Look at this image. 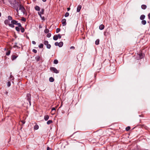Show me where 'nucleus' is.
<instances>
[{"label": "nucleus", "mask_w": 150, "mask_h": 150, "mask_svg": "<svg viewBox=\"0 0 150 150\" xmlns=\"http://www.w3.org/2000/svg\"><path fill=\"white\" fill-rule=\"evenodd\" d=\"M8 25L9 26L12 27V28H13L14 27V25H13V24L12 23H9L8 24Z\"/></svg>", "instance_id": "nucleus-21"}, {"label": "nucleus", "mask_w": 150, "mask_h": 150, "mask_svg": "<svg viewBox=\"0 0 150 150\" xmlns=\"http://www.w3.org/2000/svg\"><path fill=\"white\" fill-rule=\"evenodd\" d=\"M58 38H59V39L61 38V35L60 34H58L57 35Z\"/></svg>", "instance_id": "nucleus-39"}, {"label": "nucleus", "mask_w": 150, "mask_h": 150, "mask_svg": "<svg viewBox=\"0 0 150 150\" xmlns=\"http://www.w3.org/2000/svg\"><path fill=\"white\" fill-rule=\"evenodd\" d=\"M42 20H45V18H44V17H42Z\"/></svg>", "instance_id": "nucleus-50"}, {"label": "nucleus", "mask_w": 150, "mask_h": 150, "mask_svg": "<svg viewBox=\"0 0 150 150\" xmlns=\"http://www.w3.org/2000/svg\"><path fill=\"white\" fill-rule=\"evenodd\" d=\"M49 118V116L48 115H46L44 116V119L45 120H47Z\"/></svg>", "instance_id": "nucleus-11"}, {"label": "nucleus", "mask_w": 150, "mask_h": 150, "mask_svg": "<svg viewBox=\"0 0 150 150\" xmlns=\"http://www.w3.org/2000/svg\"><path fill=\"white\" fill-rule=\"evenodd\" d=\"M50 69L51 71H53L55 73L57 74L59 72V71L54 67H51L50 68Z\"/></svg>", "instance_id": "nucleus-2"}, {"label": "nucleus", "mask_w": 150, "mask_h": 150, "mask_svg": "<svg viewBox=\"0 0 150 150\" xmlns=\"http://www.w3.org/2000/svg\"><path fill=\"white\" fill-rule=\"evenodd\" d=\"M17 25L18 26V27H20V28H21V27H22L21 26V24L20 23H17Z\"/></svg>", "instance_id": "nucleus-33"}, {"label": "nucleus", "mask_w": 150, "mask_h": 150, "mask_svg": "<svg viewBox=\"0 0 150 150\" xmlns=\"http://www.w3.org/2000/svg\"><path fill=\"white\" fill-rule=\"evenodd\" d=\"M32 43L34 45H35L36 44V42L35 41H32Z\"/></svg>", "instance_id": "nucleus-41"}, {"label": "nucleus", "mask_w": 150, "mask_h": 150, "mask_svg": "<svg viewBox=\"0 0 150 150\" xmlns=\"http://www.w3.org/2000/svg\"><path fill=\"white\" fill-rule=\"evenodd\" d=\"M50 148L49 147H47V150H50Z\"/></svg>", "instance_id": "nucleus-45"}, {"label": "nucleus", "mask_w": 150, "mask_h": 150, "mask_svg": "<svg viewBox=\"0 0 150 150\" xmlns=\"http://www.w3.org/2000/svg\"><path fill=\"white\" fill-rule=\"evenodd\" d=\"M69 14L67 12L65 14L64 16L65 17H67L68 16H69Z\"/></svg>", "instance_id": "nucleus-29"}, {"label": "nucleus", "mask_w": 150, "mask_h": 150, "mask_svg": "<svg viewBox=\"0 0 150 150\" xmlns=\"http://www.w3.org/2000/svg\"><path fill=\"white\" fill-rule=\"evenodd\" d=\"M51 36L50 33H48L47 35V36L48 38H50Z\"/></svg>", "instance_id": "nucleus-34"}, {"label": "nucleus", "mask_w": 150, "mask_h": 150, "mask_svg": "<svg viewBox=\"0 0 150 150\" xmlns=\"http://www.w3.org/2000/svg\"><path fill=\"white\" fill-rule=\"evenodd\" d=\"M130 127L129 126H128L126 128V130L127 131H128V130H129L130 129Z\"/></svg>", "instance_id": "nucleus-28"}, {"label": "nucleus", "mask_w": 150, "mask_h": 150, "mask_svg": "<svg viewBox=\"0 0 150 150\" xmlns=\"http://www.w3.org/2000/svg\"><path fill=\"white\" fill-rule=\"evenodd\" d=\"M42 1L43 2H45L46 1V0H42Z\"/></svg>", "instance_id": "nucleus-49"}, {"label": "nucleus", "mask_w": 150, "mask_h": 150, "mask_svg": "<svg viewBox=\"0 0 150 150\" xmlns=\"http://www.w3.org/2000/svg\"><path fill=\"white\" fill-rule=\"evenodd\" d=\"M14 8L16 11L17 14H18V10H21L23 14L25 13V9L20 3L18 2L17 3L16 2Z\"/></svg>", "instance_id": "nucleus-1"}, {"label": "nucleus", "mask_w": 150, "mask_h": 150, "mask_svg": "<svg viewBox=\"0 0 150 150\" xmlns=\"http://www.w3.org/2000/svg\"><path fill=\"white\" fill-rule=\"evenodd\" d=\"M53 39L55 40H57L58 39V37L57 35H54L53 36Z\"/></svg>", "instance_id": "nucleus-10"}, {"label": "nucleus", "mask_w": 150, "mask_h": 150, "mask_svg": "<svg viewBox=\"0 0 150 150\" xmlns=\"http://www.w3.org/2000/svg\"><path fill=\"white\" fill-rule=\"evenodd\" d=\"M148 16L150 20V13L148 15Z\"/></svg>", "instance_id": "nucleus-43"}, {"label": "nucleus", "mask_w": 150, "mask_h": 150, "mask_svg": "<svg viewBox=\"0 0 150 150\" xmlns=\"http://www.w3.org/2000/svg\"><path fill=\"white\" fill-rule=\"evenodd\" d=\"M33 0V1H35L36 0Z\"/></svg>", "instance_id": "nucleus-54"}, {"label": "nucleus", "mask_w": 150, "mask_h": 150, "mask_svg": "<svg viewBox=\"0 0 150 150\" xmlns=\"http://www.w3.org/2000/svg\"><path fill=\"white\" fill-rule=\"evenodd\" d=\"M58 61L57 59H55L54 61V63L55 64H57L58 63Z\"/></svg>", "instance_id": "nucleus-23"}, {"label": "nucleus", "mask_w": 150, "mask_h": 150, "mask_svg": "<svg viewBox=\"0 0 150 150\" xmlns=\"http://www.w3.org/2000/svg\"><path fill=\"white\" fill-rule=\"evenodd\" d=\"M49 30L47 29H45L44 30L45 32L46 33H48L49 32Z\"/></svg>", "instance_id": "nucleus-25"}, {"label": "nucleus", "mask_w": 150, "mask_h": 150, "mask_svg": "<svg viewBox=\"0 0 150 150\" xmlns=\"http://www.w3.org/2000/svg\"><path fill=\"white\" fill-rule=\"evenodd\" d=\"M25 19L24 18H23L22 19V20L25 21Z\"/></svg>", "instance_id": "nucleus-40"}, {"label": "nucleus", "mask_w": 150, "mask_h": 150, "mask_svg": "<svg viewBox=\"0 0 150 150\" xmlns=\"http://www.w3.org/2000/svg\"><path fill=\"white\" fill-rule=\"evenodd\" d=\"M10 53V51H8L6 53V55H9Z\"/></svg>", "instance_id": "nucleus-32"}, {"label": "nucleus", "mask_w": 150, "mask_h": 150, "mask_svg": "<svg viewBox=\"0 0 150 150\" xmlns=\"http://www.w3.org/2000/svg\"><path fill=\"white\" fill-rule=\"evenodd\" d=\"M139 56L141 58H142L143 57V55L142 53H141L140 54H139Z\"/></svg>", "instance_id": "nucleus-37"}, {"label": "nucleus", "mask_w": 150, "mask_h": 150, "mask_svg": "<svg viewBox=\"0 0 150 150\" xmlns=\"http://www.w3.org/2000/svg\"><path fill=\"white\" fill-rule=\"evenodd\" d=\"M55 110V108H53L52 109V110Z\"/></svg>", "instance_id": "nucleus-46"}, {"label": "nucleus", "mask_w": 150, "mask_h": 150, "mask_svg": "<svg viewBox=\"0 0 150 150\" xmlns=\"http://www.w3.org/2000/svg\"><path fill=\"white\" fill-rule=\"evenodd\" d=\"M70 10V8H67V10L68 11H69Z\"/></svg>", "instance_id": "nucleus-48"}, {"label": "nucleus", "mask_w": 150, "mask_h": 150, "mask_svg": "<svg viewBox=\"0 0 150 150\" xmlns=\"http://www.w3.org/2000/svg\"><path fill=\"white\" fill-rule=\"evenodd\" d=\"M104 26L103 25L101 24L99 26V28L100 30H102L104 28Z\"/></svg>", "instance_id": "nucleus-8"}, {"label": "nucleus", "mask_w": 150, "mask_h": 150, "mask_svg": "<svg viewBox=\"0 0 150 150\" xmlns=\"http://www.w3.org/2000/svg\"><path fill=\"white\" fill-rule=\"evenodd\" d=\"M142 23L143 25H145L146 23V21L145 20H142Z\"/></svg>", "instance_id": "nucleus-20"}, {"label": "nucleus", "mask_w": 150, "mask_h": 150, "mask_svg": "<svg viewBox=\"0 0 150 150\" xmlns=\"http://www.w3.org/2000/svg\"><path fill=\"white\" fill-rule=\"evenodd\" d=\"M21 122L23 124H24L25 123V122L24 121H22Z\"/></svg>", "instance_id": "nucleus-44"}, {"label": "nucleus", "mask_w": 150, "mask_h": 150, "mask_svg": "<svg viewBox=\"0 0 150 150\" xmlns=\"http://www.w3.org/2000/svg\"><path fill=\"white\" fill-rule=\"evenodd\" d=\"M16 29L17 31H19L20 29V28L19 27H16Z\"/></svg>", "instance_id": "nucleus-26"}, {"label": "nucleus", "mask_w": 150, "mask_h": 150, "mask_svg": "<svg viewBox=\"0 0 150 150\" xmlns=\"http://www.w3.org/2000/svg\"><path fill=\"white\" fill-rule=\"evenodd\" d=\"M4 23L6 24H7L9 23V21L8 20H6L5 21Z\"/></svg>", "instance_id": "nucleus-27"}, {"label": "nucleus", "mask_w": 150, "mask_h": 150, "mask_svg": "<svg viewBox=\"0 0 150 150\" xmlns=\"http://www.w3.org/2000/svg\"><path fill=\"white\" fill-rule=\"evenodd\" d=\"M35 9L37 11H39L40 10V7L38 6H36L35 7Z\"/></svg>", "instance_id": "nucleus-9"}, {"label": "nucleus", "mask_w": 150, "mask_h": 150, "mask_svg": "<svg viewBox=\"0 0 150 150\" xmlns=\"http://www.w3.org/2000/svg\"><path fill=\"white\" fill-rule=\"evenodd\" d=\"M1 16V13L0 12V17Z\"/></svg>", "instance_id": "nucleus-51"}, {"label": "nucleus", "mask_w": 150, "mask_h": 150, "mask_svg": "<svg viewBox=\"0 0 150 150\" xmlns=\"http://www.w3.org/2000/svg\"><path fill=\"white\" fill-rule=\"evenodd\" d=\"M43 47V45L42 44H40L39 45V47L40 48H42Z\"/></svg>", "instance_id": "nucleus-24"}, {"label": "nucleus", "mask_w": 150, "mask_h": 150, "mask_svg": "<svg viewBox=\"0 0 150 150\" xmlns=\"http://www.w3.org/2000/svg\"><path fill=\"white\" fill-rule=\"evenodd\" d=\"M50 81L52 82L54 81V79L52 77H50L49 79Z\"/></svg>", "instance_id": "nucleus-18"}, {"label": "nucleus", "mask_w": 150, "mask_h": 150, "mask_svg": "<svg viewBox=\"0 0 150 150\" xmlns=\"http://www.w3.org/2000/svg\"><path fill=\"white\" fill-rule=\"evenodd\" d=\"M44 44L47 46V48L50 49L51 47V45L48 44V42L47 41H45L44 42Z\"/></svg>", "instance_id": "nucleus-3"}, {"label": "nucleus", "mask_w": 150, "mask_h": 150, "mask_svg": "<svg viewBox=\"0 0 150 150\" xmlns=\"http://www.w3.org/2000/svg\"><path fill=\"white\" fill-rule=\"evenodd\" d=\"M63 42H60L59 43V46L60 47H62L63 45Z\"/></svg>", "instance_id": "nucleus-13"}, {"label": "nucleus", "mask_w": 150, "mask_h": 150, "mask_svg": "<svg viewBox=\"0 0 150 150\" xmlns=\"http://www.w3.org/2000/svg\"><path fill=\"white\" fill-rule=\"evenodd\" d=\"M11 23L13 24H16L17 22L15 20H13L11 21Z\"/></svg>", "instance_id": "nucleus-16"}, {"label": "nucleus", "mask_w": 150, "mask_h": 150, "mask_svg": "<svg viewBox=\"0 0 150 150\" xmlns=\"http://www.w3.org/2000/svg\"><path fill=\"white\" fill-rule=\"evenodd\" d=\"M99 39H97L95 41V44L96 45H98L99 44Z\"/></svg>", "instance_id": "nucleus-17"}, {"label": "nucleus", "mask_w": 150, "mask_h": 150, "mask_svg": "<svg viewBox=\"0 0 150 150\" xmlns=\"http://www.w3.org/2000/svg\"><path fill=\"white\" fill-rule=\"evenodd\" d=\"M70 48L71 49H74L75 48V47H74V46H71V47H70Z\"/></svg>", "instance_id": "nucleus-42"}, {"label": "nucleus", "mask_w": 150, "mask_h": 150, "mask_svg": "<svg viewBox=\"0 0 150 150\" xmlns=\"http://www.w3.org/2000/svg\"><path fill=\"white\" fill-rule=\"evenodd\" d=\"M28 100H29V103H30V99L29 98V99H28Z\"/></svg>", "instance_id": "nucleus-47"}, {"label": "nucleus", "mask_w": 150, "mask_h": 150, "mask_svg": "<svg viewBox=\"0 0 150 150\" xmlns=\"http://www.w3.org/2000/svg\"><path fill=\"white\" fill-rule=\"evenodd\" d=\"M44 9H41L40 11L39 12H38V13L39 15L40 16V17L42 18V16L41 15V14H43L44 13Z\"/></svg>", "instance_id": "nucleus-4"}, {"label": "nucleus", "mask_w": 150, "mask_h": 150, "mask_svg": "<svg viewBox=\"0 0 150 150\" xmlns=\"http://www.w3.org/2000/svg\"><path fill=\"white\" fill-rule=\"evenodd\" d=\"M7 85L8 86H10L11 85V83L10 82H8L7 83Z\"/></svg>", "instance_id": "nucleus-38"}, {"label": "nucleus", "mask_w": 150, "mask_h": 150, "mask_svg": "<svg viewBox=\"0 0 150 150\" xmlns=\"http://www.w3.org/2000/svg\"><path fill=\"white\" fill-rule=\"evenodd\" d=\"M62 23L63 26H65L66 25V19H63L62 21Z\"/></svg>", "instance_id": "nucleus-5"}, {"label": "nucleus", "mask_w": 150, "mask_h": 150, "mask_svg": "<svg viewBox=\"0 0 150 150\" xmlns=\"http://www.w3.org/2000/svg\"><path fill=\"white\" fill-rule=\"evenodd\" d=\"M39 128V126L38 125H35L34 127V129L35 130H37Z\"/></svg>", "instance_id": "nucleus-15"}, {"label": "nucleus", "mask_w": 150, "mask_h": 150, "mask_svg": "<svg viewBox=\"0 0 150 150\" xmlns=\"http://www.w3.org/2000/svg\"><path fill=\"white\" fill-rule=\"evenodd\" d=\"M55 46H59V42H56L55 43Z\"/></svg>", "instance_id": "nucleus-35"}, {"label": "nucleus", "mask_w": 150, "mask_h": 150, "mask_svg": "<svg viewBox=\"0 0 150 150\" xmlns=\"http://www.w3.org/2000/svg\"><path fill=\"white\" fill-rule=\"evenodd\" d=\"M81 5H79L77 8V11L79 12L80 11V10L81 8Z\"/></svg>", "instance_id": "nucleus-6"}, {"label": "nucleus", "mask_w": 150, "mask_h": 150, "mask_svg": "<svg viewBox=\"0 0 150 150\" xmlns=\"http://www.w3.org/2000/svg\"><path fill=\"white\" fill-rule=\"evenodd\" d=\"M145 16L144 15H142L140 17V19L141 20H143L145 18Z\"/></svg>", "instance_id": "nucleus-12"}, {"label": "nucleus", "mask_w": 150, "mask_h": 150, "mask_svg": "<svg viewBox=\"0 0 150 150\" xmlns=\"http://www.w3.org/2000/svg\"><path fill=\"white\" fill-rule=\"evenodd\" d=\"M20 29L21 30V32L22 33H23L24 31V28L22 27L20 28Z\"/></svg>", "instance_id": "nucleus-22"}, {"label": "nucleus", "mask_w": 150, "mask_h": 150, "mask_svg": "<svg viewBox=\"0 0 150 150\" xmlns=\"http://www.w3.org/2000/svg\"><path fill=\"white\" fill-rule=\"evenodd\" d=\"M60 31V29L59 28H57V29L56 30V32L57 33H58Z\"/></svg>", "instance_id": "nucleus-31"}, {"label": "nucleus", "mask_w": 150, "mask_h": 150, "mask_svg": "<svg viewBox=\"0 0 150 150\" xmlns=\"http://www.w3.org/2000/svg\"><path fill=\"white\" fill-rule=\"evenodd\" d=\"M2 1L4 2V0H2Z\"/></svg>", "instance_id": "nucleus-52"}, {"label": "nucleus", "mask_w": 150, "mask_h": 150, "mask_svg": "<svg viewBox=\"0 0 150 150\" xmlns=\"http://www.w3.org/2000/svg\"><path fill=\"white\" fill-rule=\"evenodd\" d=\"M8 19L9 20H12V17L10 16H9L8 17Z\"/></svg>", "instance_id": "nucleus-30"}, {"label": "nucleus", "mask_w": 150, "mask_h": 150, "mask_svg": "<svg viewBox=\"0 0 150 150\" xmlns=\"http://www.w3.org/2000/svg\"><path fill=\"white\" fill-rule=\"evenodd\" d=\"M39 27H40V28H41L40 26H39Z\"/></svg>", "instance_id": "nucleus-53"}, {"label": "nucleus", "mask_w": 150, "mask_h": 150, "mask_svg": "<svg viewBox=\"0 0 150 150\" xmlns=\"http://www.w3.org/2000/svg\"><path fill=\"white\" fill-rule=\"evenodd\" d=\"M52 122V120H49L47 122V124L48 125H49Z\"/></svg>", "instance_id": "nucleus-19"}, {"label": "nucleus", "mask_w": 150, "mask_h": 150, "mask_svg": "<svg viewBox=\"0 0 150 150\" xmlns=\"http://www.w3.org/2000/svg\"><path fill=\"white\" fill-rule=\"evenodd\" d=\"M18 57V56H16L15 55H12L11 56V59L12 60H13L15 59Z\"/></svg>", "instance_id": "nucleus-7"}, {"label": "nucleus", "mask_w": 150, "mask_h": 150, "mask_svg": "<svg viewBox=\"0 0 150 150\" xmlns=\"http://www.w3.org/2000/svg\"><path fill=\"white\" fill-rule=\"evenodd\" d=\"M141 8L142 9H145L146 8V6L145 5H142L141 6Z\"/></svg>", "instance_id": "nucleus-14"}, {"label": "nucleus", "mask_w": 150, "mask_h": 150, "mask_svg": "<svg viewBox=\"0 0 150 150\" xmlns=\"http://www.w3.org/2000/svg\"><path fill=\"white\" fill-rule=\"evenodd\" d=\"M33 51L35 53H36L37 51V50L35 49H33Z\"/></svg>", "instance_id": "nucleus-36"}]
</instances>
